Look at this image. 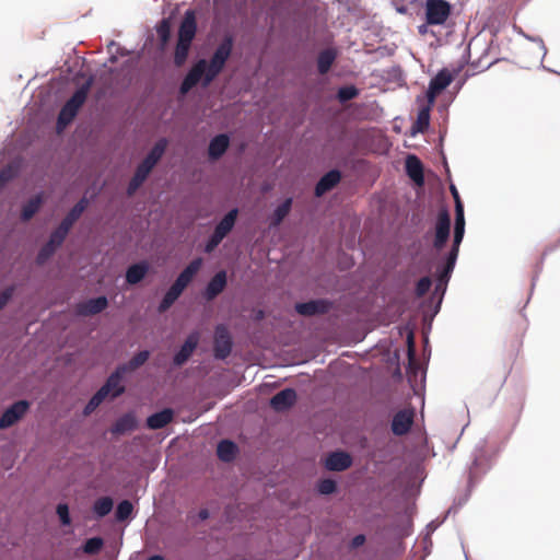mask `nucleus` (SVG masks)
<instances>
[{"mask_svg": "<svg viewBox=\"0 0 560 560\" xmlns=\"http://www.w3.org/2000/svg\"><path fill=\"white\" fill-rule=\"evenodd\" d=\"M521 348H522V339L516 338L511 341L509 348L506 349L505 357H506V361L510 365V369L512 368L513 363L515 362L516 358L518 357Z\"/></svg>", "mask_w": 560, "mask_h": 560, "instance_id": "e433bc0d", "label": "nucleus"}, {"mask_svg": "<svg viewBox=\"0 0 560 560\" xmlns=\"http://www.w3.org/2000/svg\"><path fill=\"white\" fill-rule=\"evenodd\" d=\"M364 540H365V538L363 535H358L354 537L353 544H354V546H359V545L363 544Z\"/></svg>", "mask_w": 560, "mask_h": 560, "instance_id": "052dcab7", "label": "nucleus"}, {"mask_svg": "<svg viewBox=\"0 0 560 560\" xmlns=\"http://www.w3.org/2000/svg\"><path fill=\"white\" fill-rule=\"evenodd\" d=\"M429 25H430V24H427V23H425V24H422V25H419V26H418V32H419L420 34L424 35V34L427 33V31H428V26H429Z\"/></svg>", "mask_w": 560, "mask_h": 560, "instance_id": "680f3d73", "label": "nucleus"}, {"mask_svg": "<svg viewBox=\"0 0 560 560\" xmlns=\"http://www.w3.org/2000/svg\"><path fill=\"white\" fill-rule=\"evenodd\" d=\"M18 174V170L13 165H7L0 171V190L12 180Z\"/></svg>", "mask_w": 560, "mask_h": 560, "instance_id": "c03bdc74", "label": "nucleus"}, {"mask_svg": "<svg viewBox=\"0 0 560 560\" xmlns=\"http://www.w3.org/2000/svg\"><path fill=\"white\" fill-rule=\"evenodd\" d=\"M167 148V140L165 138L160 139L144 158V160L137 166L135 175L130 179L127 188L128 196H132L139 187L147 179L153 167L163 156Z\"/></svg>", "mask_w": 560, "mask_h": 560, "instance_id": "f257e3e1", "label": "nucleus"}, {"mask_svg": "<svg viewBox=\"0 0 560 560\" xmlns=\"http://www.w3.org/2000/svg\"><path fill=\"white\" fill-rule=\"evenodd\" d=\"M451 273H452V272H446V271H445V269H443V270H442V272H441V273H440V276H439V281H440V282H443V281L447 282V280H448V278H450Z\"/></svg>", "mask_w": 560, "mask_h": 560, "instance_id": "6e6d98bb", "label": "nucleus"}, {"mask_svg": "<svg viewBox=\"0 0 560 560\" xmlns=\"http://www.w3.org/2000/svg\"><path fill=\"white\" fill-rule=\"evenodd\" d=\"M106 398V396L101 392L97 390L93 397L90 399V401L86 404L84 408V413L90 415L92 411H94L102 401Z\"/></svg>", "mask_w": 560, "mask_h": 560, "instance_id": "49530a36", "label": "nucleus"}, {"mask_svg": "<svg viewBox=\"0 0 560 560\" xmlns=\"http://www.w3.org/2000/svg\"><path fill=\"white\" fill-rule=\"evenodd\" d=\"M199 340L200 335L198 331L189 334L184 345L180 347L179 351L174 355V365L182 366L183 364H185L194 353L195 349L197 348Z\"/></svg>", "mask_w": 560, "mask_h": 560, "instance_id": "9d476101", "label": "nucleus"}, {"mask_svg": "<svg viewBox=\"0 0 560 560\" xmlns=\"http://www.w3.org/2000/svg\"><path fill=\"white\" fill-rule=\"evenodd\" d=\"M197 30L196 16L192 10H188L178 30V40L191 43Z\"/></svg>", "mask_w": 560, "mask_h": 560, "instance_id": "2eb2a0df", "label": "nucleus"}, {"mask_svg": "<svg viewBox=\"0 0 560 560\" xmlns=\"http://www.w3.org/2000/svg\"><path fill=\"white\" fill-rule=\"evenodd\" d=\"M232 51V40L230 38L222 42L215 49L209 65L207 63L206 80L203 85H209L212 80L222 71L226 60Z\"/></svg>", "mask_w": 560, "mask_h": 560, "instance_id": "7ed1b4c3", "label": "nucleus"}, {"mask_svg": "<svg viewBox=\"0 0 560 560\" xmlns=\"http://www.w3.org/2000/svg\"><path fill=\"white\" fill-rule=\"evenodd\" d=\"M173 417V410L166 408L148 417L147 425L151 430L162 429L172 422Z\"/></svg>", "mask_w": 560, "mask_h": 560, "instance_id": "5701e85b", "label": "nucleus"}, {"mask_svg": "<svg viewBox=\"0 0 560 560\" xmlns=\"http://www.w3.org/2000/svg\"><path fill=\"white\" fill-rule=\"evenodd\" d=\"M431 279L429 277L421 278L416 285V294L417 296H423L431 288Z\"/></svg>", "mask_w": 560, "mask_h": 560, "instance_id": "09e8293b", "label": "nucleus"}, {"mask_svg": "<svg viewBox=\"0 0 560 560\" xmlns=\"http://www.w3.org/2000/svg\"><path fill=\"white\" fill-rule=\"evenodd\" d=\"M451 273H452V272H446V271H445V269H443V270H442V272H441V273H440V276H439V281H440V282H443V281L447 282V280H448V278H450Z\"/></svg>", "mask_w": 560, "mask_h": 560, "instance_id": "4d7b16f0", "label": "nucleus"}, {"mask_svg": "<svg viewBox=\"0 0 560 560\" xmlns=\"http://www.w3.org/2000/svg\"><path fill=\"white\" fill-rule=\"evenodd\" d=\"M198 516L200 520L205 521L209 517V511L207 509H202L199 511Z\"/></svg>", "mask_w": 560, "mask_h": 560, "instance_id": "bf43d9fd", "label": "nucleus"}, {"mask_svg": "<svg viewBox=\"0 0 560 560\" xmlns=\"http://www.w3.org/2000/svg\"><path fill=\"white\" fill-rule=\"evenodd\" d=\"M202 266V258H195L189 262V265L179 273L177 279L175 280V284L180 288L183 291L187 288V285L191 282L194 277L198 273Z\"/></svg>", "mask_w": 560, "mask_h": 560, "instance_id": "6ab92c4d", "label": "nucleus"}, {"mask_svg": "<svg viewBox=\"0 0 560 560\" xmlns=\"http://www.w3.org/2000/svg\"><path fill=\"white\" fill-rule=\"evenodd\" d=\"M156 33L162 45H165L171 37V23L168 19H163L159 23V25L156 26Z\"/></svg>", "mask_w": 560, "mask_h": 560, "instance_id": "79ce46f5", "label": "nucleus"}, {"mask_svg": "<svg viewBox=\"0 0 560 560\" xmlns=\"http://www.w3.org/2000/svg\"><path fill=\"white\" fill-rule=\"evenodd\" d=\"M113 504L112 498L102 497L94 502L93 511L98 517H104L110 513Z\"/></svg>", "mask_w": 560, "mask_h": 560, "instance_id": "f704fd0d", "label": "nucleus"}, {"mask_svg": "<svg viewBox=\"0 0 560 560\" xmlns=\"http://www.w3.org/2000/svg\"><path fill=\"white\" fill-rule=\"evenodd\" d=\"M453 79V74L447 69L440 70L429 83L427 92L429 103H434L436 96L452 83Z\"/></svg>", "mask_w": 560, "mask_h": 560, "instance_id": "6e6552de", "label": "nucleus"}, {"mask_svg": "<svg viewBox=\"0 0 560 560\" xmlns=\"http://www.w3.org/2000/svg\"><path fill=\"white\" fill-rule=\"evenodd\" d=\"M238 210L232 209L230 210L224 218L217 224L213 233L218 234L221 237H225L234 228L236 219H237Z\"/></svg>", "mask_w": 560, "mask_h": 560, "instance_id": "393cba45", "label": "nucleus"}, {"mask_svg": "<svg viewBox=\"0 0 560 560\" xmlns=\"http://www.w3.org/2000/svg\"><path fill=\"white\" fill-rule=\"evenodd\" d=\"M451 229V218L446 210H443L439 213L436 223H435V236L433 246L436 249H441L446 244L450 236Z\"/></svg>", "mask_w": 560, "mask_h": 560, "instance_id": "1a4fd4ad", "label": "nucleus"}, {"mask_svg": "<svg viewBox=\"0 0 560 560\" xmlns=\"http://www.w3.org/2000/svg\"><path fill=\"white\" fill-rule=\"evenodd\" d=\"M13 292H14V288L10 287V288L4 289L0 293V311L8 304V302L10 301V299L13 295Z\"/></svg>", "mask_w": 560, "mask_h": 560, "instance_id": "864d4df0", "label": "nucleus"}, {"mask_svg": "<svg viewBox=\"0 0 560 560\" xmlns=\"http://www.w3.org/2000/svg\"><path fill=\"white\" fill-rule=\"evenodd\" d=\"M124 374L125 372L120 371L118 366L98 390H101L106 397L112 396L113 398H116L120 396L125 392V386L121 384Z\"/></svg>", "mask_w": 560, "mask_h": 560, "instance_id": "f8f14e48", "label": "nucleus"}, {"mask_svg": "<svg viewBox=\"0 0 560 560\" xmlns=\"http://www.w3.org/2000/svg\"><path fill=\"white\" fill-rule=\"evenodd\" d=\"M183 293V290L178 288L175 283L171 285V288L167 290L165 295L163 296L160 305H159V312L164 313L166 312L174 303L175 301Z\"/></svg>", "mask_w": 560, "mask_h": 560, "instance_id": "72a5a7b5", "label": "nucleus"}, {"mask_svg": "<svg viewBox=\"0 0 560 560\" xmlns=\"http://www.w3.org/2000/svg\"><path fill=\"white\" fill-rule=\"evenodd\" d=\"M104 541L101 537L89 538L83 545V551L88 555H96L101 551Z\"/></svg>", "mask_w": 560, "mask_h": 560, "instance_id": "ea45409f", "label": "nucleus"}, {"mask_svg": "<svg viewBox=\"0 0 560 560\" xmlns=\"http://www.w3.org/2000/svg\"><path fill=\"white\" fill-rule=\"evenodd\" d=\"M429 121H430V108L424 107L419 112L418 118L416 121L418 131H424L429 126Z\"/></svg>", "mask_w": 560, "mask_h": 560, "instance_id": "a18cd8bd", "label": "nucleus"}, {"mask_svg": "<svg viewBox=\"0 0 560 560\" xmlns=\"http://www.w3.org/2000/svg\"><path fill=\"white\" fill-rule=\"evenodd\" d=\"M30 402L19 400L4 410L0 418V429H8L15 424L27 412Z\"/></svg>", "mask_w": 560, "mask_h": 560, "instance_id": "0eeeda50", "label": "nucleus"}, {"mask_svg": "<svg viewBox=\"0 0 560 560\" xmlns=\"http://www.w3.org/2000/svg\"><path fill=\"white\" fill-rule=\"evenodd\" d=\"M222 241H223V237L219 236L215 233H212V235L210 236L209 241L206 244V248H205L206 252L211 253L212 250H214V248H217L219 246V244Z\"/></svg>", "mask_w": 560, "mask_h": 560, "instance_id": "603ef678", "label": "nucleus"}, {"mask_svg": "<svg viewBox=\"0 0 560 560\" xmlns=\"http://www.w3.org/2000/svg\"><path fill=\"white\" fill-rule=\"evenodd\" d=\"M336 57H337V54L334 49L328 48V49L320 51L317 57L318 72L320 74H326L330 70L334 61L336 60Z\"/></svg>", "mask_w": 560, "mask_h": 560, "instance_id": "7c9ffc66", "label": "nucleus"}, {"mask_svg": "<svg viewBox=\"0 0 560 560\" xmlns=\"http://www.w3.org/2000/svg\"><path fill=\"white\" fill-rule=\"evenodd\" d=\"M292 207V198H287L280 206L276 208L271 218H270V226H278L284 220V218L290 213Z\"/></svg>", "mask_w": 560, "mask_h": 560, "instance_id": "473e14b6", "label": "nucleus"}, {"mask_svg": "<svg viewBox=\"0 0 560 560\" xmlns=\"http://www.w3.org/2000/svg\"><path fill=\"white\" fill-rule=\"evenodd\" d=\"M257 317H258V318H261V317H262V312H261V311L259 312V314H258V316H257Z\"/></svg>", "mask_w": 560, "mask_h": 560, "instance_id": "0e129e2a", "label": "nucleus"}, {"mask_svg": "<svg viewBox=\"0 0 560 560\" xmlns=\"http://www.w3.org/2000/svg\"><path fill=\"white\" fill-rule=\"evenodd\" d=\"M88 207V199L82 198L79 200L73 208L68 212V214L63 218L60 224L66 226L68 230L72 228L75 221L81 217L84 210Z\"/></svg>", "mask_w": 560, "mask_h": 560, "instance_id": "cd10ccee", "label": "nucleus"}, {"mask_svg": "<svg viewBox=\"0 0 560 560\" xmlns=\"http://www.w3.org/2000/svg\"><path fill=\"white\" fill-rule=\"evenodd\" d=\"M57 248V246L47 242L38 252L36 262L38 265H44L54 255Z\"/></svg>", "mask_w": 560, "mask_h": 560, "instance_id": "a19ab883", "label": "nucleus"}, {"mask_svg": "<svg viewBox=\"0 0 560 560\" xmlns=\"http://www.w3.org/2000/svg\"><path fill=\"white\" fill-rule=\"evenodd\" d=\"M359 95V90L354 85L342 86L338 90L337 98L340 103H346L355 98Z\"/></svg>", "mask_w": 560, "mask_h": 560, "instance_id": "58836bf2", "label": "nucleus"}, {"mask_svg": "<svg viewBox=\"0 0 560 560\" xmlns=\"http://www.w3.org/2000/svg\"><path fill=\"white\" fill-rule=\"evenodd\" d=\"M407 175L418 185L424 182L423 165L416 155H408L406 159Z\"/></svg>", "mask_w": 560, "mask_h": 560, "instance_id": "412c9836", "label": "nucleus"}, {"mask_svg": "<svg viewBox=\"0 0 560 560\" xmlns=\"http://www.w3.org/2000/svg\"><path fill=\"white\" fill-rule=\"evenodd\" d=\"M57 514L63 525L70 524L69 509L67 504H58Z\"/></svg>", "mask_w": 560, "mask_h": 560, "instance_id": "3c124183", "label": "nucleus"}, {"mask_svg": "<svg viewBox=\"0 0 560 560\" xmlns=\"http://www.w3.org/2000/svg\"><path fill=\"white\" fill-rule=\"evenodd\" d=\"M296 401V393L293 388H285L277 393L270 399V406L276 411H284Z\"/></svg>", "mask_w": 560, "mask_h": 560, "instance_id": "4468645a", "label": "nucleus"}, {"mask_svg": "<svg viewBox=\"0 0 560 560\" xmlns=\"http://www.w3.org/2000/svg\"><path fill=\"white\" fill-rule=\"evenodd\" d=\"M458 250H459V247L452 246V249L448 253L445 266L443 268V269H445L446 272H452L453 271V269L455 267V262H456L457 256H458Z\"/></svg>", "mask_w": 560, "mask_h": 560, "instance_id": "8fccbe9b", "label": "nucleus"}, {"mask_svg": "<svg viewBox=\"0 0 560 560\" xmlns=\"http://www.w3.org/2000/svg\"><path fill=\"white\" fill-rule=\"evenodd\" d=\"M148 560H164V558L162 556L155 555L150 557Z\"/></svg>", "mask_w": 560, "mask_h": 560, "instance_id": "e2e57ef3", "label": "nucleus"}, {"mask_svg": "<svg viewBox=\"0 0 560 560\" xmlns=\"http://www.w3.org/2000/svg\"><path fill=\"white\" fill-rule=\"evenodd\" d=\"M337 485L332 479H323L317 485L320 494H331L336 491Z\"/></svg>", "mask_w": 560, "mask_h": 560, "instance_id": "de8ad7c7", "label": "nucleus"}, {"mask_svg": "<svg viewBox=\"0 0 560 560\" xmlns=\"http://www.w3.org/2000/svg\"><path fill=\"white\" fill-rule=\"evenodd\" d=\"M352 464L351 456L346 452H332L325 462V467L330 471H343Z\"/></svg>", "mask_w": 560, "mask_h": 560, "instance_id": "f3484780", "label": "nucleus"}, {"mask_svg": "<svg viewBox=\"0 0 560 560\" xmlns=\"http://www.w3.org/2000/svg\"><path fill=\"white\" fill-rule=\"evenodd\" d=\"M451 191H452V195L454 197L455 203L457 205V202H462L460 199H459L458 191L455 188V186H451Z\"/></svg>", "mask_w": 560, "mask_h": 560, "instance_id": "13d9d810", "label": "nucleus"}, {"mask_svg": "<svg viewBox=\"0 0 560 560\" xmlns=\"http://www.w3.org/2000/svg\"><path fill=\"white\" fill-rule=\"evenodd\" d=\"M150 358V352L148 350L139 351L135 354L127 363L119 365V370L124 371L125 374L128 372L136 371L140 366H142Z\"/></svg>", "mask_w": 560, "mask_h": 560, "instance_id": "2f4dec72", "label": "nucleus"}, {"mask_svg": "<svg viewBox=\"0 0 560 560\" xmlns=\"http://www.w3.org/2000/svg\"><path fill=\"white\" fill-rule=\"evenodd\" d=\"M237 453V446L230 440H222L217 447V455L222 462H232Z\"/></svg>", "mask_w": 560, "mask_h": 560, "instance_id": "c85d7f7f", "label": "nucleus"}, {"mask_svg": "<svg viewBox=\"0 0 560 560\" xmlns=\"http://www.w3.org/2000/svg\"><path fill=\"white\" fill-rule=\"evenodd\" d=\"M424 13L427 24L443 25L452 13V5L446 0H427Z\"/></svg>", "mask_w": 560, "mask_h": 560, "instance_id": "20e7f679", "label": "nucleus"}, {"mask_svg": "<svg viewBox=\"0 0 560 560\" xmlns=\"http://www.w3.org/2000/svg\"><path fill=\"white\" fill-rule=\"evenodd\" d=\"M206 69L207 61L205 59H200L199 61H197L184 78L179 88L180 94H187L194 86H196L201 81L202 78L205 81L207 72Z\"/></svg>", "mask_w": 560, "mask_h": 560, "instance_id": "423d86ee", "label": "nucleus"}, {"mask_svg": "<svg viewBox=\"0 0 560 560\" xmlns=\"http://www.w3.org/2000/svg\"><path fill=\"white\" fill-rule=\"evenodd\" d=\"M133 511V505L130 501L124 500L121 501L116 509V520L119 522L126 521L130 517Z\"/></svg>", "mask_w": 560, "mask_h": 560, "instance_id": "4c0bfd02", "label": "nucleus"}, {"mask_svg": "<svg viewBox=\"0 0 560 560\" xmlns=\"http://www.w3.org/2000/svg\"><path fill=\"white\" fill-rule=\"evenodd\" d=\"M232 337L226 326L218 325L214 330V357L220 360L226 359L232 351Z\"/></svg>", "mask_w": 560, "mask_h": 560, "instance_id": "39448f33", "label": "nucleus"}, {"mask_svg": "<svg viewBox=\"0 0 560 560\" xmlns=\"http://www.w3.org/2000/svg\"><path fill=\"white\" fill-rule=\"evenodd\" d=\"M149 265L144 261L131 265L126 272V281L129 284L139 283L148 273Z\"/></svg>", "mask_w": 560, "mask_h": 560, "instance_id": "a878e982", "label": "nucleus"}, {"mask_svg": "<svg viewBox=\"0 0 560 560\" xmlns=\"http://www.w3.org/2000/svg\"><path fill=\"white\" fill-rule=\"evenodd\" d=\"M92 83L93 79L90 78L73 93V95L61 107L57 119V128L59 130L66 128L75 118L79 109L82 107V105L85 103L88 98Z\"/></svg>", "mask_w": 560, "mask_h": 560, "instance_id": "f03ea898", "label": "nucleus"}, {"mask_svg": "<svg viewBox=\"0 0 560 560\" xmlns=\"http://www.w3.org/2000/svg\"><path fill=\"white\" fill-rule=\"evenodd\" d=\"M455 229H454V240H453V246L459 247L465 232V219H464V208L462 202H457L455 205Z\"/></svg>", "mask_w": 560, "mask_h": 560, "instance_id": "b1692460", "label": "nucleus"}, {"mask_svg": "<svg viewBox=\"0 0 560 560\" xmlns=\"http://www.w3.org/2000/svg\"><path fill=\"white\" fill-rule=\"evenodd\" d=\"M137 427V420L132 413H126L120 417L112 427V433L114 434H124L126 432H131Z\"/></svg>", "mask_w": 560, "mask_h": 560, "instance_id": "bb28decb", "label": "nucleus"}, {"mask_svg": "<svg viewBox=\"0 0 560 560\" xmlns=\"http://www.w3.org/2000/svg\"><path fill=\"white\" fill-rule=\"evenodd\" d=\"M415 413L411 410L398 411L392 421V431L395 435H405L409 432L413 423Z\"/></svg>", "mask_w": 560, "mask_h": 560, "instance_id": "ddd939ff", "label": "nucleus"}, {"mask_svg": "<svg viewBox=\"0 0 560 560\" xmlns=\"http://www.w3.org/2000/svg\"><path fill=\"white\" fill-rule=\"evenodd\" d=\"M191 43L177 40V45L174 54V63L180 67L185 63Z\"/></svg>", "mask_w": 560, "mask_h": 560, "instance_id": "c9c22d12", "label": "nucleus"}, {"mask_svg": "<svg viewBox=\"0 0 560 560\" xmlns=\"http://www.w3.org/2000/svg\"><path fill=\"white\" fill-rule=\"evenodd\" d=\"M408 357H409V361H412L415 359V346H413L412 334H410L408 336Z\"/></svg>", "mask_w": 560, "mask_h": 560, "instance_id": "5fc2aeb1", "label": "nucleus"}, {"mask_svg": "<svg viewBox=\"0 0 560 560\" xmlns=\"http://www.w3.org/2000/svg\"><path fill=\"white\" fill-rule=\"evenodd\" d=\"M69 231L70 230H68L66 226H63L62 224H59V226L51 233L48 242H50L51 244H54L57 247L61 246V244L66 240Z\"/></svg>", "mask_w": 560, "mask_h": 560, "instance_id": "37998d69", "label": "nucleus"}, {"mask_svg": "<svg viewBox=\"0 0 560 560\" xmlns=\"http://www.w3.org/2000/svg\"><path fill=\"white\" fill-rule=\"evenodd\" d=\"M44 202L43 194H38L32 199H30L22 208L21 219L22 221L31 220L34 214L39 210L40 206Z\"/></svg>", "mask_w": 560, "mask_h": 560, "instance_id": "c756f323", "label": "nucleus"}, {"mask_svg": "<svg viewBox=\"0 0 560 560\" xmlns=\"http://www.w3.org/2000/svg\"><path fill=\"white\" fill-rule=\"evenodd\" d=\"M226 287V272L221 270L217 272L213 278L209 281L205 296L208 301L215 299Z\"/></svg>", "mask_w": 560, "mask_h": 560, "instance_id": "aec40b11", "label": "nucleus"}, {"mask_svg": "<svg viewBox=\"0 0 560 560\" xmlns=\"http://www.w3.org/2000/svg\"><path fill=\"white\" fill-rule=\"evenodd\" d=\"M330 307L331 303L327 300H312L308 302L295 304V311L303 316L326 314Z\"/></svg>", "mask_w": 560, "mask_h": 560, "instance_id": "9b49d317", "label": "nucleus"}, {"mask_svg": "<svg viewBox=\"0 0 560 560\" xmlns=\"http://www.w3.org/2000/svg\"><path fill=\"white\" fill-rule=\"evenodd\" d=\"M108 305L106 296L90 299L86 302L78 304L77 312L82 316L96 315L103 312Z\"/></svg>", "mask_w": 560, "mask_h": 560, "instance_id": "dca6fc26", "label": "nucleus"}, {"mask_svg": "<svg viewBox=\"0 0 560 560\" xmlns=\"http://www.w3.org/2000/svg\"><path fill=\"white\" fill-rule=\"evenodd\" d=\"M230 144V139L226 135L221 133L215 136L209 143L208 154L211 160L220 159Z\"/></svg>", "mask_w": 560, "mask_h": 560, "instance_id": "4be33fe9", "label": "nucleus"}, {"mask_svg": "<svg viewBox=\"0 0 560 560\" xmlns=\"http://www.w3.org/2000/svg\"><path fill=\"white\" fill-rule=\"evenodd\" d=\"M341 179V174L338 170H331L326 173L315 186V196L322 197L334 187H336Z\"/></svg>", "mask_w": 560, "mask_h": 560, "instance_id": "a211bd4d", "label": "nucleus"}]
</instances>
